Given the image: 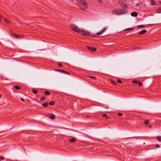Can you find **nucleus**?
<instances>
[{
	"label": "nucleus",
	"mask_w": 161,
	"mask_h": 161,
	"mask_svg": "<svg viewBox=\"0 0 161 161\" xmlns=\"http://www.w3.org/2000/svg\"><path fill=\"white\" fill-rule=\"evenodd\" d=\"M149 127H151V126L150 125H149Z\"/></svg>",
	"instance_id": "79ce46f5"
},
{
	"label": "nucleus",
	"mask_w": 161,
	"mask_h": 161,
	"mask_svg": "<svg viewBox=\"0 0 161 161\" xmlns=\"http://www.w3.org/2000/svg\"><path fill=\"white\" fill-rule=\"evenodd\" d=\"M48 103H44L42 104V106L44 107H46L48 105Z\"/></svg>",
	"instance_id": "dca6fc26"
},
{
	"label": "nucleus",
	"mask_w": 161,
	"mask_h": 161,
	"mask_svg": "<svg viewBox=\"0 0 161 161\" xmlns=\"http://www.w3.org/2000/svg\"><path fill=\"white\" fill-rule=\"evenodd\" d=\"M157 12L158 13H161V8H159L156 10Z\"/></svg>",
	"instance_id": "2eb2a0df"
},
{
	"label": "nucleus",
	"mask_w": 161,
	"mask_h": 161,
	"mask_svg": "<svg viewBox=\"0 0 161 161\" xmlns=\"http://www.w3.org/2000/svg\"><path fill=\"white\" fill-rule=\"evenodd\" d=\"M12 36L13 37H14L15 38H19V35H17V34H16L15 33H12Z\"/></svg>",
	"instance_id": "f8f14e48"
},
{
	"label": "nucleus",
	"mask_w": 161,
	"mask_h": 161,
	"mask_svg": "<svg viewBox=\"0 0 161 161\" xmlns=\"http://www.w3.org/2000/svg\"><path fill=\"white\" fill-rule=\"evenodd\" d=\"M98 2L100 3H102V1H101V0H98Z\"/></svg>",
	"instance_id": "58836bf2"
},
{
	"label": "nucleus",
	"mask_w": 161,
	"mask_h": 161,
	"mask_svg": "<svg viewBox=\"0 0 161 161\" xmlns=\"http://www.w3.org/2000/svg\"><path fill=\"white\" fill-rule=\"evenodd\" d=\"M131 15L132 16L135 17L137 16L138 14L137 12H133L131 13Z\"/></svg>",
	"instance_id": "1a4fd4ad"
},
{
	"label": "nucleus",
	"mask_w": 161,
	"mask_h": 161,
	"mask_svg": "<svg viewBox=\"0 0 161 161\" xmlns=\"http://www.w3.org/2000/svg\"><path fill=\"white\" fill-rule=\"evenodd\" d=\"M134 28H128L124 30L125 31H127L128 30H132L134 29Z\"/></svg>",
	"instance_id": "5701e85b"
},
{
	"label": "nucleus",
	"mask_w": 161,
	"mask_h": 161,
	"mask_svg": "<svg viewBox=\"0 0 161 161\" xmlns=\"http://www.w3.org/2000/svg\"><path fill=\"white\" fill-rule=\"evenodd\" d=\"M70 27L71 29L74 31L77 32L79 33H80V29H79L77 26L74 24H71L70 25Z\"/></svg>",
	"instance_id": "7ed1b4c3"
},
{
	"label": "nucleus",
	"mask_w": 161,
	"mask_h": 161,
	"mask_svg": "<svg viewBox=\"0 0 161 161\" xmlns=\"http://www.w3.org/2000/svg\"><path fill=\"white\" fill-rule=\"evenodd\" d=\"M4 20L5 21V22L8 24H9L10 23V21L7 19L6 18H4Z\"/></svg>",
	"instance_id": "9d476101"
},
{
	"label": "nucleus",
	"mask_w": 161,
	"mask_h": 161,
	"mask_svg": "<svg viewBox=\"0 0 161 161\" xmlns=\"http://www.w3.org/2000/svg\"><path fill=\"white\" fill-rule=\"evenodd\" d=\"M1 95L0 94V98H1Z\"/></svg>",
	"instance_id": "37998d69"
},
{
	"label": "nucleus",
	"mask_w": 161,
	"mask_h": 161,
	"mask_svg": "<svg viewBox=\"0 0 161 161\" xmlns=\"http://www.w3.org/2000/svg\"><path fill=\"white\" fill-rule=\"evenodd\" d=\"M111 82L113 84H114V85H116V83L114 81H113V80Z\"/></svg>",
	"instance_id": "c756f323"
},
{
	"label": "nucleus",
	"mask_w": 161,
	"mask_h": 161,
	"mask_svg": "<svg viewBox=\"0 0 161 161\" xmlns=\"http://www.w3.org/2000/svg\"><path fill=\"white\" fill-rule=\"evenodd\" d=\"M58 65V66L62 67L63 66L62 64L60 63H57Z\"/></svg>",
	"instance_id": "c85d7f7f"
},
{
	"label": "nucleus",
	"mask_w": 161,
	"mask_h": 161,
	"mask_svg": "<svg viewBox=\"0 0 161 161\" xmlns=\"http://www.w3.org/2000/svg\"><path fill=\"white\" fill-rule=\"evenodd\" d=\"M127 10L125 9H118L113 10L112 13L113 14L117 15H120L122 14H125L127 13Z\"/></svg>",
	"instance_id": "f257e3e1"
},
{
	"label": "nucleus",
	"mask_w": 161,
	"mask_h": 161,
	"mask_svg": "<svg viewBox=\"0 0 161 161\" xmlns=\"http://www.w3.org/2000/svg\"><path fill=\"white\" fill-rule=\"evenodd\" d=\"M118 115L119 116H121L123 115V114L120 113H119L118 114Z\"/></svg>",
	"instance_id": "2f4dec72"
},
{
	"label": "nucleus",
	"mask_w": 161,
	"mask_h": 161,
	"mask_svg": "<svg viewBox=\"0 0 161 161\" xmlns=\"http://www.w3.org/2000/svg\"><path fill=\"white\" fill-rule=\"evenodd\" d=\"M133 83H138V81L137 80H134L133 81Z\"/></svg>",
	"instance_id": "7c9ffc66"
},
{
	"label": "nucleus",
	"mask_w": 161,
	"mask_h": 161,
	"mask_svg": "<svg viewBox=\"0 0 161 161\" xmlns=\"http://www.w3.org/2000/svg\"><path fill=\"white\" fill-rule=\"evenodd\" d=\"M159 3H160V4H161V1H159Z\"/></svg>",
	"instance_id": "a19ab883"
},
{
	"label": "nucleus",
	"mask_w": 161,
	"mask_h": 161,
	"mask_svg": "<svg viewBox=\"0 0 161 161\" xmlns=\"http://www.w3.org/2000/svg\"><path fill=\"white\" fill-rule=\"evenodd\" d=\"M55 117V116L53 114H51V116H49V118L52 119H54Z\"/></svg>",
	"instance_id": "9b49d317"
},
{
	"label": "nucleus",
	"mask_w": 161,
	"mask_h": 161,
	"mask_svg": "<svg viewBox=\"0 0 161 161\" xmlns=\"http://www.w3.org/2000/svg\"><path fill=\"white\" fill-rule=\"evenodd\" d=\"M21 101H22L23 102H24L25 101V100L23 98H21Z\"/></svg>",
	"instance_id": "ea45409f"
},
{
	"label": "nucleus",
	"mask_w": 161,
	"mask_h": 161,
	"mask_svg": "<svg viewBox=\"0 0 161 161\" xmlns=\"http://www.w3.org/2000/svg\"><path fill=\"white\" fill-rule=\"evenodd\" d=\"M144 123L146 125H147L149 124V120L148 119L144 121Z\"/></svg>",
	"instance_id": "6ab92c4d"
},
{
	"label": "nucleus",
	"mask_w": 161,
	"mask_h": 161,
	"mask_svg": "<svg viewBox=\"0 0 161 161\" xmlns=\"http://www.w3.org/2000/svg\"><path fill=\"white\" fill-rule=\"evenodd\" d=\"M138 27L139 28H144V27H145V25H139L138 26Z\"/></svg>",
	"instance_id": "a878e982"
},
{
	"label": "nucleus",
	"mask_w": 161,
	"mask_h": 161,
	"mask_svg": "<svg viewBox=\"0 0 161 161\" xmlns=\"http://www.w3.org/2000/svg\"><path fill=\"white\" fill-rule=\"evenodd\" d=\"M19 38H21L23 37V36L22 35H19Z\"/></svg>",
	"instance_id": "e433bc0d"
},
{
	"label": "nucleus",
	"mask_w": 161,
	"mask_h": 161,
	"mask_svg": "<svg viewBox=\"0 0 161 161\" xmlns=\"http://www.w3.org/2000/svg\"><path fill=\"white\" fill-rule=\"evenodd\" d=\"M151 2L152 5H155L156 4V2L153 0H151Z\"/></svg>",
	"instance_id": "f3484780"
},
{
	"label": "nucleus",
	"mask_w": 161,
	"mask_h": 161,
	"mask_svg": "<svg viewBox=\"0 0 161 161\" xmlns=\"http://www.w3.org/2000/svg\"><path fill=\"white\" fill-rule=\"evenodd\" d=\"M87 48L91 52H95L97 50V48L93 47H90L87 46Z\"/></svg>",
	"instance_id": "423d86ee"
},
{
	"label": "nucleus",
	"mask_w": 161,
	"mask_h": 161,
	"mask_svg": "<svg viewBox=\"0 0 161 161\" xmlns=\"http://www.w3.org/2000/svg\"><path fill=\"white\" fill-rule=\"evenodd\" d=\"M50 94V92L48 91H46L44 92V94L46 95H49Z\"/></svg>",
	"instance_id": "4468645a"
},
{
	"label": "nucleus",
	"mask_w": 161,
	"mask_h": 161,
	"mask_svg": "<svg viewBox=\"0 0 161 161\" xmlns=\"http://www.w3.org/2000/svg\"><path fill=\"white\" fill-rule=\"evenodd\" d=\"M76 140L75 138H72L70 140V142L71 143H73L76 142Z\"/></svg>",
	"instance_id": "ddd939ff"
},
{
	"label": "nucleus",
	"mask_w": 161,
	"mask_h": 161,
	"mask_svg": "<svg viewBox=\"0 0 161 161\" xmlns=\"http://www.w3.org/2000/svg\"><path fill=\"white\" fill-rule=\"evenodd\" d=\"M123 6H124V7H127V5H126V4H124L123 5Z\"/></svg>",
	"instance_id": "4c0bfd02"
},
{
	"label": "nucleus",
	"mask_w": 161,
	"mask_h": 161,
	"mask_svg": "<svg viewBox=\"0 0 161 161\" xmlns=\"http://www.w3.org/2000/svg\"><path fill=\"white\" fill-rule=\"evenodd\" d=\"M14 88H15L17 90H19L20 89V88L19 86H14Z\"/></svg>",
	"instance_id": "4be33fe9"
},
{
	"label": "nucleus",
	"mask_w": 161,
	"mask_h": 161,
	"mask_svg": "<svg viewBox=\"0 0 161 161\" xmlns=\"http://www.w3.org/2000/svg\"><path fill=\"white\" fill-rule=\"evenodd\" d=\"M80 33H81L84 36H87L90 35L89 32L83 29H80Z\"/></svg>",
	"instance_id": "20e7f679"
},
{
	"label": "nucleus",
	"mask_w": 161,
	"mask_h": 161,
	"mask_svg": "<svg viewBox=\"0 0 161 161\" xmlns=\"http://www.w3.org/2000/svg\"><path fill=\"white\" fill-rule=\"evenodd\" d=\"M156 138L158 141L161 142V136H157Z\"/></svg>",
	"instance_id": "a211bd4d"
},
{
	"label": "nucleus",
	"mask_w": 161,
	"mask_h": 161,
	"mask_svg": "<svg viewBox=\"0 0 161 161\" xmlns=\"http://www.w3.org/2000/svg\"><path fill=\"white\" fill-rule=\"evenodd\" d=\"M107 27H105V28H103L101 31L97 32L96 33V35H101L106 31V30H107Z\"/></svg>",
	"instance_id": "39448f33"
},
{
	"label": "nucleus",
	"mask_w": 161,
	"mask_h": 161,
	"mask_svg": "<svg viewBox=\"0 0 161 161\" xmlns=\"http://www.w3.org/2000/svg\"><path fill=\"white\" fill-rule=\"evenodd\" d=\"M138 86L139 87H140L142 86V84L141 82L140 81L138 83Z\"/></svg>",
	"instance_id": "bb28decb"
},
{
	"label": "nucleus",
	"mask_w": 161,
	"mask_h": 161,
	"mask_svg": "<svg viewBox=\"0 0 161 161\" xmlns=\"http://www.w3.org/2000/svg\"><path fill=\"white\" fill-rule=\"evenodd\" d=\"M56 71H60L61 73H65V74H69V75H70V74L68 72H66V71H65L64 70H62L58 69V70H57Z\"/></svg>",
	"instance_id": "6e6552de"
},
{
	"label": "nucleus",
	"mask_w": 161,
	"mask_h": 161,
	"mask_svg": "<svg viewBox=\"0 0 161 161\" xmlns=\"http://www.w3.org/2000/svg\"><path fill=\"white\" fill-rule=\"evenodd\" d=\"M117 81L119 83H121L122 82V81L121 80H118Z\"/></svg>",
	"instance_id": "f704fd0d"
},
{
	"label": "nucleus",
	"mask_w": 161,
	"mask_h": 161,
	"mask_svg": "<svg viewBox=\"0 0 161 161\" xmlns=\"http://www.w3.org/2000/svg\"><path fill=\"white\" fill-rule=\"evenodd\" d=\"M155 147H158V148H159L160 147V146H159V145L158 144H156L155 145Z\"/></svg>",
	"instance_id": "c9c22d12"
},
{
	"label": "nucleus",
	"mask_w": 161,
	"mask_h": 161,
	"mask_svg": "<svg viewBox=\"0 0 161 161\" xmlns=\"http://www.w3.org/2000/svg\"><path fill=\"white\" fill-rule=\"evenodd\" d=\"M147 32V30H143L139 32V35H142L146 33Z\"/></svg>",
	"instance_id": "0eeeda50"
},
{
	"label": "nucleus",
	"mask_w": 161,
	"mask_h": 161,
	"mask_svg": "<svg viewBox=\"0 0 161 161\" xmlns=\"http://www.w3.org/2000/svg\"><path fill=\"white\" fill-rule=\"evenodd\" d=\"M87 2L83 0H81L78 2V5L83 10H86L87 8Z\"/></svg>",
	"instance_id": "f03ea898"
},
{
	"label": "nucleus",
	"mask_w": 161,
	"mask_h": 161,
	"mask_svg": "<svg viewBox=\"0 0 161 161\" xmlns=\"http://www.w3.org/2000/svg\"><path fill=\"white\" fill-rule=\"evenodd\" d=\"M46 98V97L45 96H43L41 98L40 100L41 101H44L45 99Z\"/></svg>",
	"instance_id": "412c9836"
},
{
	"label": "nucleus",
	"mask_w": 161,
	"mask_h": 161,
	"mask_svg": "<svg viewBox=\"0 0 161 161\" xmlns=\"http://www.w3.org/2000/svg\"><path fill=\"white\" fill-rule=\"evenodd\" d=\"M142 2L140 1L138 3L136 4V6H139V5H142Z\"/></svg>",
	"instance_id": "aec40b11"
},
{
	"label": "nucleus",
	"mask_w": 161,
	"mask_h": 161,
	"mask_svg": "<svg viewBox=\"0 0 161 161\" xmlns=\"http://www.w3.org/2000/svg\"><path fill=\"white\" fill-rule=\"evenodd\" d=\"M32 92L34 94H36L37 93V91L35 90H33Z\"/></svg>",
	"instance_id": "393cba45"
},
{
	"label": "nucleus",
	"mask_w": 161,
	"mask_h": 161,
	"mask_svg": "<svg viewBox=\"0 0 161 161\" xmlns=\"http://www.w3.org/2000/svg\"><path fill=\"white\" fill-rule=\"evenodd\" d=\"M54 102H51L49 103V104L51 106H53L54 105Z\"/></svg>",
	"instance_id": "b1692460"
},
{
	"label": "nucleus",
	"mask_w": 161,
	"mask_h": 161,
	"mask_svg": "<svg viewBox=\"0 0 161 161\" xmlns=\"http://www.w3.org/2000/svg\"><path fill=\"white\" fill-rule=\"evenodd\" d=\"M4 159V157L3 156H0V161Z\"/></svg>",
	"instance_id": "cd10ccee"
},
{
	"label": "nucleus",
	"mask_w": 161,
	"mask_h": 161,
	"mask_svg": "<svg viewBox=\"0 0 161 161\" xmlns=\"http://www.w3.org/2000/svg\"><path fill=\"white\" fill-rule=\"evenodd\" d=\"M135 137H133L132 138H135Z\"/></svg>",
	"instance_id": "c03bdc74"
},
{
	"label": "nucleus",
	"mask_w": 161,
	"mask_h": 161,
	"mask_svg": "<svg viewBox=\"0 0 161 161\" xmlns=\"http://www.w3.org/2000/svg\"><path fill=\"white\" fill-rule=\"evenodd\" d=\"M103 117H106L107 118H106V119H107L108 118L107 117V115L105 114H103Z\"/></svg>",
	"instance_id": "473e14b6"
},
{
	"label": "nucleus",
	"mask_w": 161,
	"mask_h": 161,
	"mask_svg": "<svg viewBox=\"0 0 161 161\" xmlns=\"http://www.w3.org/2000/svg\"><path fill=\"white\" fill-rule=\"evenodd\" d=\"M89 77L93 79H96V78L95 77L93 76H90Z\"/></svg>",
	"instance_id": "72a5a7b5"
}]
</instances>
